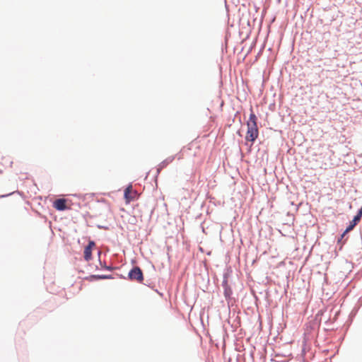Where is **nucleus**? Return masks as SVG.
Returning <instances> with one entry per match:
<instances>
[{
  "label": "nucleus",
  "mask_w": 362,
  "mask_h": 362,
  "mask_svg": "<svg viewBox=\"0 0 362 362\" xmlns=\"http://www.w3.org/2000/svg\"><path fill=\"white\" fill-rule=\"evenodd\" d=\"M359 222L356 221L354 218L353 219L349 222V225L347 226L345 230L340 235V236L337 239V245H336V249H338L339 250H341L343 248V245L345 244L346 239L344 238L346 237V234L352 230L354 227Z\"/></svg>",
  "instance_id": "nucleus-1"
},
{
  "label": "nucleus",
  "mask_w": 362,
  "mask_h": 362,
  "mask_svg": "<svg viewBox=\"0 0 362 362\" xmlns=\"http://www.w3.org/2000/svg\"><path fill=\"white\" fill-rule=\"evenodd\" d=\"M127 277L130 281H136L139 283H141L144 281L143 272L138 266H134L130 269Z\"/></svg>",
  "instance_id": "nucleus-2"
},
{
  "label": "nucleus",
  "mask_w": 362,
  "mask_h": 362,
  "mask_svg": "<svg viewBox=\"0 0 362 362\" xmlns=\"http://www.w3.org/2000/svg\"><path fill=\"white\" fill-rule=\"evenodd\" d=\"M247 131L246 133L245 140L250 141L252 144L255 141L259 135V130L257 125L255 124H247Z\"/></svg>",
  "instance_id": "nucleus-3"
},
{
  "label": "nucleus",
  "mask_w": 362,
  "mask_h": 362,
  "mask_svg": "<svg viewBox=\"0 0 362 362\" xmlns=\"http://www.w3.org/2000/svg\"><path fill=\"white\" fill-rule=\"evenodd\" d=\"M95 246V243L94 240H89L88 245L84 248L83 252V257L84 259L87 262L90 261L92 259V250Z\"/></svg>",
  "instance_id": "nucleus-4"
},
{
  "label": "nucleus",
  "mask_w": 362,
  "mask_h": 362,
  "mask_svg": "<svg viewBox=\"0 0 362 362\" xmlns=\"http://www.w3.org/2000/svg\"><path fill=\"white\" fill-rule=\"evenodd\" d=\"M53 207L59 211H64L69 209L66 205V199L64 198L57 199L53 202Z\"/></svg>",
  "instance_id": "nucleus-5"
},
{
  "label": "nucleus",
  "mask_w": 362,
  "mask_h": 362,
  "mask_svg": "<svg viewBox=\"0 0 362 362\" xmlns=\"http://www.w3.org/2000/svg\"><path fill=\"white\" fill-rule=\"evenodd\" d=\"M114 277L111 274H92L88 277L90 281H98L103 279H112Z\"/></svg>",
  "instance_id": "nucleus-6"
},
{
  "label": "nucleus",
  "mask_w": 362,
  "mask_h": 362,
  "mask_svg": "<svg viewBox=\"0 0 362 362\" xmlns=\"http://www.w3.org/2000/svg\"><path fill=\"white\" fill-rule=\"evenodd\" d=\"M175 156H170L169 157H168L166 159H165L164 160H163L159 165H158V167L157 168V173H160V170L163 168H165V167H167L170 163H171L174 159H175Z\"/></svg>",
  "instance_id": "nucleus-7"
},
{
  "label": "nucleus",
  "mask_w": 362,
  "mask_h": 362,
  "mask_svg": "<svg viewBox=\"0 0 362 362\" xmlns=\"http://www.w3.org/2000/svg\"><path fill=\"white\" fill-rule=\"evenodd\" d=\"M132 189V185H129L124 192V197L126 199L127 202H129L134 199V197L131 194V192Z\"/></svg>",
  "instance_id": "nucleus-8"
},
{
  "label": "nucleus",
  "mask_w": 362,
  "mask_h": 362,
  "mask_svg": "<svg viewBox=\"0 0 362 362\" xmlns=\"http://www.w3.org/2000/svg\"><path fill=\"white\" fill-rule=\"evenodd\" d=\"M233 290L230 286L223 288V296L226 300L229 303L232 299Z\"/></svg>",
  "instance_id": "nucleus-9"
},
{
  "label": "nucleus",
  "mask_w": 362,
  "mask_h": 362,
  "mask_svg": "<svg viewBox=\"0 0 362 362\" xmlns=\"http://www.w3.org/2000/svg\"><path fill=\"white\" fill-rule=\"evenodd\" d=\"M228 276H229V274L228 272H224L223 273V281H222V284H221V285H222L223 288L230 286L228 284Z\"/></svg>",
  "instance_id": "nucleus-10"
},
{
  "label": "nucleus",
  "mask_w": 362,
  "mask_h": 362,
  "mask_svg": "<svg viewBox=\"0 0 362 362\" xmlns=\"http://www.w3.org/2000/svg\"><path fill=\"white\" fill-rule=\"evenodd\" d=\"M99 264L102 268H103L107 271H110V272L115 270L117 268V267L111 266V265H110V266L107 265L105 262H102L101 259H99Z\"/></svg>",
  "instance_id": "nucleus-11"
},
{
  "label": "nucleus",
  "mask_w": 362,
  "mask_h": 362,
  "mask_svg": "<svg viewBox=\"0 0 362 362\" xmlns=\"http://www.w3.org/2000/svg\"><path fill=\"white\" fill-rule=\"evenodd\" d=\"M257 116L255 115V114L253 112H252L250 115L249 120L247 122V124H250V125H251V124H255V125H257Z\"/></svg>",
  "instance_id": "nucleus-12"
},
{
  "label": "nucleus",
  "mask_w": 362,
  "mask_h": 362,
  "mask_svg": "<svg viewBox=\"0 0 362 362\" xmlns=\"http://www.w3.org/2000/svg\"><path fill=\"white\" fill-rule=\"evenodd\" d=\"M362 217V206L361 208L358 210L357 214L354 216V218L357 221H360Z\"/></svg>",
  "instance_id": "nucleus-13"
},
{
  "label": "nucleus",
  "mask_w": 362,
  "mask_h": 362,
  "mask_svg": "<svg viewBox=\"0 0 362 362\" xmlns=\"http://www.w3.org/2000/svg\"><path fill=\"white\" fill-rule=\"evenodd\" d=\"M97 228L99 229L107 230L109 228L105 226L97 225Z\"/></svg>",
  "instance_id": "nucleus-14"
},
{
  "label": "nucleus",
  "mask_w": 362,
  "mask_h": 362,
  "mask_svg": "<svg viewBox=\"0 0 362 362\" xmlns=\"http://www.w3.org/2000/svg\"><path fill=\"white\" fill-rule=\"evenodd\" d=\"M101 253H102V252L100 250H98V260L100 259Z\"/></svg>",
  "instance_id": "nucleus-15"
},
{
  "label": "nucleus",
  "mask_w": 362,
  "mask_h": 362,
  "mask_svg": "<svg viewBox=\"0 0 362 362\" xmlns=\"http://www.w3.org/2000/svg\"><path fill=\"white\" fill-rule=\"evenodd\" d=\"M11 193L8 194L1 195V196H0V198L6 197H8V196H9V195H11Z\"/></svg>",
  "instance_id": "nucleus-16"
},
{
  "label": "nucleus",
  "mask_w": 362,
  "mask_h": 362,
  "mask_svg": "<svg viewBox=\"0 0 362 362\" xmlns=\"http://www.w3.org/2000/svg\"><path fill=\"white\" fill-rule=\"evenodd\" d=\"M119 277H120V278L125 279V277H124V276H123L122 274H120V275H119Z\"/></svg>",
  "instance_id": "nucleus-17"
}]
</instances>
